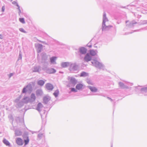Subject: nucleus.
I'll list each match as a JSON object with an SVG mask.
<instances>
[{
  "label": "nucleus",
  "mask_w": 147,
  "mask_h": 147,
  "mask_svg": "<svg viewBox=\"0 0 147 147\" xmlns=\"http://www.w3.org/2000/svg\"><path fill=\"white\" fill-rule=\"evenodd\" d=\"M86 49L84 47H82L80 49V52L82 54L86 53Z\"/></svg>",
  "instance_id": "0eeeda50"
},
{
  "label": "nucleus",
  "mask_w": 147,
  "mask_h": 147,
  "mask_svg": "<svg viewBox=\"0 0 147 147\" xmlns=\"http://www.w3.org/2000/svg\"><path fill=\"white\" fill-rule=\"evenodd\" d=\"M45 83L44 81L42 80H40L38 81V85L42 86L44 85Z\"/></svg>",
  "instance_id": "9b49d317"
},
{
  "label": "nucleus",
  "mask_w": 147,
  "mask_h": 147,
  "mask_svg": "<svg viewBox=\"0 0 147 147\" xmlns=\"http://www.w3.org/2000/svg\"><path fill=\"white\" fill-rule=\"evenodd\" d=\"M42 106V104L41 103H38L37 105V108L39 109Z\"/></svg>",
  "instance_id": "393cba45"
},
{
  "label": "nucleus",
  "mask_w": 147,
  "mask_h": 147,
  "mask_svg": "<svg viewBox=\"0 0 147 147\" xmlns=\"http://www.w3.org/2000/svg\"><path fill=\"white\" fill-rule=\"evenodd\" d=\"M120 84H123V83H120Z\"/></svg>",
  "instance_id": "72a5a7b5"
},
{
  "label": "nucleus",
  "mask_w": 147,
  "mask_h": 147,
  "mask_svg": "<svg viewBox=\"0 0 147 147\" xmlns=\"http://www.w3.org/2000/svg\"><path fill=\"white\" fill-rule=\"evenodd\" d=\"M36 96L34 94H32L31 95V99L32 101H34L36 100Z\"/></svg>",
  "instance_id": "ddd939ff"
},
{
  "label": "nucleus",
  "mask_w": 147,
  "mask_h": 147,
  "mask_svg": "<svg viewBox=\"0 0 147 147\" xmlns=\"http://www.w3.org/2000/svg\"><path fill=\"white\" fill-rule=\"evenodd\" d=\"M83 86V85L82 84H78L76 86V88L77 89L80 90L82 89Z\"/></svg>",
  "instance_id": "39448f33"
},
{
  "label": "nucleus",
  "mask_w": 147,
  "mask_h": 147,
  "mask_svg": "<svg viewBox=\"0 0 147 147\" xmlns=\"http://www.w3.org/2000/svg\"><path fill=\"white\" fill-rule=\"evenodd\" d=\"M92 63L93 64H95V65H96V64H99V62L95 60H93Z\"/></svg>",
  "instance_id": "5701e85b"
},
{
  "label": "nucleus",
  "mask_w": 147,
  "mask_h": 147,
  "mask_svg": "<svg viewBox=\"0 0 147 147\" xmlns=\"http://www.w3.org/2000/svg\"><path fill=\"white\" fill-rule=\"evenodd\" d=\"M56 57H52L50 58L51 62L52 63H56L55 61L57 59Z\"/></svg>",
  "instance_id": "6e6552de"
},
{
  "label": "nucleus",
  "mask_w": 147,
  "mask_h": 147,
  "mask_svg": "<svg viewBox=\"0 0 147 147\" xmlns=\"http://www.w3.org/2000/svg\"><path fill=\"white\" fill-rule=\"evenodd\" d=\"M5 7L4 6H3L1 8V11L2 12H4L5 11Z\"/></svg>",
  "instance_id": "c85d7f7f"
},
{
  "label": "nucleus",
  "mask_w": 147,
  "mask_h": 147,
  "mask_svg": "<svg viewBox=\"0 0 147 147\" xmlns=\"http://www.w3.org/2000/svg\"><path fill=\"white\" fill-rule=\"evenodd\" d=\"M38 49L37 50V52L38 53H39L40 52L41 50L42 49V45L41 44H38Z\"/></svg>",
  "instance_id": "f8f14e48"
},
{
  "label": "nucleus",
  "mask_w": 147,
  "mask_h": 147,
  "mask_svg": "<svg viewBox=\"0 0 147 147\" xmlns=\"http://www.w3.org/2000/svg\"><path fill=\"white\" fill-rule=\"evenodd\" d=\"M46 89L49 90H51L53 89L54 87L53 85L50 83H47L45 85Z\"/></svg>",
  "instance_id": "f03ea898"
},
{
  "label": "nucleus",
  "mask_w": 147,
  "mask_h": 147,
  "mask_svg": "<svg viewBox=\"0 0 147 147\" xmlns=\"http://www.w3.org/2000/svg\"><path fill=\"white\" fill-rule=\"evenodd\" d=\"M3 143L7 146H9L10 143L9 142L5 139H4L3 140Z\"/></svg>",
  "instance_id": "f3484780"
},
{
  "label": "nucleus",
  "mask_w": 147,
  "mask_h": 147,
  "mask_svg": "<svg viewBox=\"0 0 147 147\" xmlns=\"http://www.w3.org/2000/svg\"><path fill=\"white\" fill-rule=\"evenodd\" d=\"M69 63L67 62H64L62 63L61 66L63 67H65L68 66Z\"/></svg>",
  "instance_id": "9d476101"
},
{
  "label": "nucleus",
  "mask_w": 147,
  "mask_h": 147,
  "mask_svg": "<svg viewBox=\"0 0 147 147\" xmlns=\"http://www.w3.org/2000/svg\"><path fill=\"white\" fill-rule=\"evenodd\" d=\"M71 91L72 92H76L77 90L74 88H72L71 89Z\"/></svg>",
  "instance_id": "cd10ccee"
},
{
  "label": "nucleus",
  "mask_w": 147,
  "mask_h": 147,
  "mask_svg": "<svg viewBox=\"0 0 147 147\" xmlns=\"http://www.w3.org/2000/svg\"><path fill=\"white\" fill-rule=\"evenodd\" d=\"M89 88L91 91L92 92H95L97 91V88L95 87L89 86Z\"/></svg>",
  "instance_id": "1a4fd4ad"
},
{
  "label": "nucleus",
  "mask_w": 147,
  "mask_h": 147,
  "mask_svg": "<svg viewBox=\"0 0 147 147\" xmlns=\"http://www.w3.org/2000/svg\"><path fill=\"white\" fill-rule=\"evenodd\" d=\"M36 94L37 95H40L41 94V91H40V90H37L36 91Z\"/></svg>",
  "instance_id": "b1692460"
},
{
  "label": "nucleus",
  "mask_w": 147,
  "mask_h": 147,
  "mask_svg": "<svg viewBox=\"0 0 147 147\" xmlns=\"http://www.w3.org/2000/svg\"><path fill=\"white\" fill-rule=\"evenodd\" d=\"M26 91V88H24L23 91L22 92L23 93H25Z\"/></svg>",
  "instance_id": "c756f323"
},
{
  "label": "nucleus",
  "mask_w": 147,
  "mask_h": 147,
  "mask_svg": "<svg viewBox=\"0 0 147 147\" xmlns=\"http://www.w3.org/2000/svg\"><path fill=\"white\" fill-rule=\"evenodd\" d=\"M43 100L45 103H47L49 101V98L47 96H45L43 98Z\"/></svg>",
  "instance_id": "4468645a"
},
{
  "label": "nucleus",
  "mask_w": 147,
  "mask_h": 147,
  "mask_svg": "<svg viewBox=\"0 0 147 147\" xmlns=\"http://www.w3.org/2000/svg\"><path fill=\"white\" fill-rule=\"evenodd\" d=\"M90 55L92 56L95 55L96 54L95 52L93 50H90Z\"/></svg>",
  "instance_id": "a211bd4d"
},
{
  "label": "nucleus",
  "mask_w": 147,
  "mask_h": 147,
  "mask_svg": "<svg viewBox=\"0 0 147 147\" xmlns=\"http://www.w3.org/2000/svg\"><path fill=\"white\" fill-rule=\"evenodd\" d=\"M109 22L106 18V15L104 14L103 15V21L102 23V30L103 31H106L110 30L112 26L108 25Z\"/></svg>",
  "instance_id": "f257e3e1"
},
{
  "label": "nucleus",
  "mask_w": 147,
  "mask_h": 147,
  "mask_svg": "<svg viewBox=\"0 0 147 147\" xmlns=\"http://www.w3.org/2000/svg\"><path fill=\"white\" fill-rule=\"evenodd\" d=\"M16 142L19 145H22L23 144V142L22 139L18 138L16 140Z\"/></svg>",
  "instance_id": "20e7f679"
},
{
  "label": "nucleus",
  "mask_w": 147,
  "mask_h": 147,
  "mask_svg": "<svg viewBox=\"0 0 147 147\" xmlns=\"http://www.w3.org/2000/svg\"><path fill=\"white\" fill-rule=\"evenodd\" d=\"M13 3H14L16 4V6L18 7V9L19 11V14H20L21 13V11L20 9V6L18 5V3L16 2H13Z\"/></svg>",
  "instance_id": "412c9836"
},
{
  "label": "nucleus",
  "mask_w": 147,
  "mask_h": 147,
  "mask_svg": "<svg viewBox=\"0 0 147 147\" xmlns=\"http://www.w3.org/2000/svg\"><path fill=\"white\" fill-rule=\"evenodd\" d=\"M91 59L92 58L88 53H87L84 58V60L86 62L89 61H91Z\"/></svg>",
  "instance_id": "7ed1b4c3"
},
{
  "label": "nucleus",
  "mask_w": 147,
  "mask_h": 147,
  "mask_svg": "<svg viewBox=\"0 0 147 147\" xmlns=\"http://www.w3.org/2000/svg\"><path fill=\"white\" fill-rule=\"evenodd\" d=\"M40 67H36L34 68L33 71L34 72H37L39 71Z\"/></svg>",
  "instance_id": "2eb2a0df"
},
{
  "label": "nucleus",
  "mask_w": 147,
  "mask_h": 147,
  "mask_svg": "<svg viewBox=\"0 0 147 147\" xmlns=\"http://www.w3.org/2000/svg\"><path fill=\"white\" fill-rule=\"evenodd\" d=\"M88 74L86 72H82L80 74L81 77H85L88 75Z\"/></svg>",
  "instance_id": "dca6fc26"
},
{
  "label": "nucleus",
  "mask_w": 147,
  "mask_h": 147,
  "mask_svg": "<svg viewBox=\"0 0 147 147\" xmlns=\"http://www.w3.org/2000/svg\"><path fill=\"white\" fill-rule=\"evenodd\" d=\"M55 70L53 69H51L50 71V72L51 73H55Z\"/></svg>",
  "instance_id": "a878e982"
},
{
  "label": "nucleus",
  "mask_w": 147,
  "mask_h": 147,
  "mask_svg": "<svg viewBox=\"0 0 147 147\" xmlns=\"http://www.w3.org/2000/svg\"><path fill=\"white\" fill-rule=\"evenodd\" d=\"M88 83L89 84H91V83H90V82H89V83H88Z\"/></svg>",
  "instance_id": "473e14b6"
},
{
  "label": "nucleus",
  "mask_w": 147,
  "mask_h": 147,
  "mask_svg": "<svg viewBox=\"0 0 147 147\" xmlns=\"http://www.w3.org/2000/svg\"><path fill=\"white\" fill-rule=\"evenodd\" d=\"M0 38H3V36L2 35L0 34Z\"/></svg>",
  "instance_id": "7c9ffc66"
},
{
  "label": "nucleus",
  "mask_w": 147,
  "mask_h": 147,
  "mask_svg": "<svg viewBox=\"0 0 147 147\" xmlns=\"http://www.w3.org/2000/svg\"><path fill=\"white\" fill-rule=\"evenodd\" d=\"M89 47H91V45L89 46Z\"/></svg>",
  "instance_id": "2f4dec72"
},
{
  "label": "nucleus",
  "mask_w": 147,
  "mask_h": 147,
  "mask_svg": "<svg viewBox=\"0 0 147 147\" xmlns=\"http://www.w3.org/2000/svg\"><path fill=\"white\" fill-rule=\"evenodd\" d=\"M68 80H70V82L71 83L76 84L77 83V81L74 78L72 77L69 78Z\"/></svg>",
  "instance_id": "423d86ee"
},
{
  "label": "nucleus",
  "mask_w": 147,
  "mask_h": 147,
  "mask_svg": "<svg viewBox=\"0 0 147 147\" xmlns=\"http://www.w3.org/2000/svg\"><path fill=\"white\" fill-rule=\"evenodd\" d=\"M19 21L22 24H24L25 23L24 19L23 18H20L19 19Z\"/></svg>",
  "instance_id": "4be33fe9"
},
{
  "label": "nucleus",
  "mask_w": 147,
  "mask_h": 147,
  "mask_svg": "<svg viewBox=\"0 0 147 147\" xmlns=\"http://www.w3.org/2000/svg\"><path fill=\"white\" fill-rule=\"evenodd\" d=\"M29 140L28 137H26V139L24 140L25 145H26L29 142Z\"/></svg>",
  "instance_id": "6ab92c4d"
},
{
  "label": "nucleus",
  "mask_w": 147,
  "mask_h": 147,
  "mask_svg": "<svg viewBox=\"0 0 147 147\" xmlns=\"http://www.w3.org/2000/svg\"><path fill=\"white\" fill-rule=\"evenodd\" d=\"M20 30L23 32L26 33V32L25 31V30L22 28H20Z\"/></svg>",
  "instance_id": "bb28decb"
},
{
  "label": "nucleus",
  "mask_w": 147,
  "mask_h": 147,
  "mask_svg": "<svg viewBox=\"0 0 147 147\" xmlns=\"http://www.w3.org/2000/svg\"><path fill=\"white\" fill-rule=\"evenodd\" d=\"M59 94V91L58 90H56L54 93L53 94L55 96L57 97Z\"/></svg>",
  "instance_id": "aec40b11"
}]
</instances>
